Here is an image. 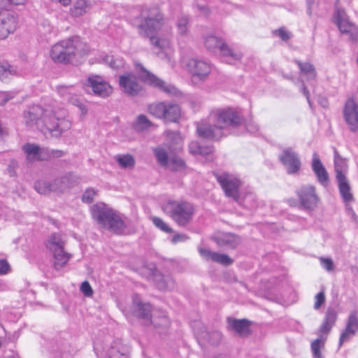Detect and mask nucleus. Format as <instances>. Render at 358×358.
Segmentation results:
<instances>
[{
	"label": "nucleus",
	"instance_id": "nucleus-56",
	"mask_svg": "<svg viewBox=\"0 0 358 358\" xmlns=\"http://www.w3.org/2000/svg\"><path fill=\"white\" fill-rule=\"evenodd\" d=\"M201 145L197 141H192L189 145V152L194 155H198L201 149Z\"/></svg>",
	"mask_w": 358,
	"mask_h": 358
},
{
	"label": "nucleus",
	"instance_id": "nucleus-33",
	"mask_svg": "<svg viewBox=\"0 0 358 358\" xmlns=\"http://www.w3.org/2000/svg\"><path fill=\"white\" fill-rule=\"evenodd\" d=\"M300 69V73L306 76L307 80H315L317 77V72L314 66L309 62H301L295 61Z\"/></svg>",
	"mask_w": 358,
	"mask_h": 358
},
{
	"label": "nucleus",
	"instance_id": "nucleus-37",
	"mask_svg": "<svg viewBox=\"0 0 358 358\" xmlns=\"http://www.w3.org/2000/svg\"><path fill=\"white\" fill-rule=\"evenodd\" d=\"M151 121L145 115H139L133 123V127L136 131H142L152 126Z\"/></svg>",
	"mask_w": 358,
	"mask_h": 358
},
{
	"label": "nucleus",
	"instance_id": "nucleus-14",
	"mask_svg": "<svg viewBox=\"0 0 358 358\" xmlns=\"http://www.w3.org/2000/svg\"><path fill=\"white\" fill-rule=\"evenodd\" d=\"M119 85L125 94L131 96H137L142 90L138 78L131 73L120 76Z\"/></svg>",
	"mask_w": 358,
	"mask_h": 358
},
{
	"label": "nucleus",
	"instance_id": "nucleus-5",
	"mask_svg": "<svg viewBox=\"0 0 358 358\" xmlns=\"http://www.w3.org/2000/svg\"><path fill=\"white\" fill-rule=\"evenodd\" d=\"M162 209L180 227H185L189 224L195 211L192 203L186 201L173 199L163 203Z\"/></svg>",
	"mask_w": 358,
	"mask_h": 358
},
{
	"label": "nucleus",
	"instance_id": "nucleus-42",
	"mask_svg": "<svg viewBox=\"0 0 358 358\" xmlns=\"http://www.w3.org/2000/svg\"><path fill=\"white\" fill-rule=\"evenodd\" d=\"M157 287L162 290L171 288L173 286L174 282L170 277L157 275L155 276Z\"/></svg>",
	"mask_w": 358,
	"mask_h": 358
},
{
	"label": "nucleus",
	"instance_id": "nucleus-50",
	"mask_svg": "<svg viewBox=\"0 0 358 358\" xmlns=\"http://www.w3.org/2000/svg\"><path fill=\"white\" fill-rule=\"evenodd\" d=\"M65 155L64 152L61 150H50L48 148V151L44 153V155L47 157L48 160L52 157H61Z\"/></svg>",
	"mask_w": 358,
	"mask_h": 358
},
{
	"label": "nucleus",
	"instance_id": "nucleus-22",
	"mask_svg": "<svg viewBox=\"0 0 358 358\" xmlns=\"http://www.w3.org/2000/svg\"><path fill=\"white\" fill-rule=\"evenodd\" d=\"M312 169L317 181L322 185L327 186L329 182V174L316 152H314L313 155Z\"/></svg>",
	"mask_w": 358,
	"mask_h": 358
},
{
	"label": "nucleus",
	"instance_id": "nucleus-7",
	"mask_svg": "<svg viewBox=\"0 0 358 358\" xmlns=\"http://www.w3.org/2000/svg\"><path fill=\"white\" fill-rule=\"evenodd\" d=\"M148 112L157 119L165 122H177L180 117V108L178 105L171 102H156L148 105Z\"/></svg>",
	"mask_w": 358,
	"mask_h": 358
},
{
	"label": "nucleus",
	"instance_id": "nucleus-64",
	"mask_svg": "<svg viewBox=\"0 0 358 358\" xmlns=\"http://www.w3.org/2000/svg\"><path fill=\"white\" fill-rule=\"evenodd\" d=\"M172 162L175 165V169H182L185 167V162L181 159L173 158Z\"/></svg>",
	"mask_w": 358,
	"mask_h": 358
},
{
	"label": "nucleus",
	"instance_id": "nucleus-59",
	"mask_svg": "<svg viewBox=\"0 0 358 358\" xmlns=\"http://www.w3.org/2000/svg\"><path fill=\"white\" fill-rule=\"evenodd\" d=\"M301 92L306 96L309 106L310 108H312L313 103H312V101H310V93H309V91L308 90V88L306 87V86L305 85L303 82H302V85H301Z\"/></svg>",
	"mask_w": 358,
	"mask_h": 358
},
{
	"label": "nucleus",
	"instance_id": "nucleus-24",
	"mask_svg": "<svg viewBox=\"0 0 358 358\" xmlns=\"http://www.w3.org/2000/svg\"><path fill=\"white\" fill-rule=\"evenodd\" d=\"M199 254L206 260H212L224 266H229L233 263V260L225 254L212 252L208 249L199 248Z\"/></svg>",
	"mask_w": 358,
	"mask_h": 358
},
{
	"label": "nucleus",
	"instance_id": "nucleus-57",
	"mask_svg": "<svg viewBox=\"0 0 358 358\" xmlns=\"http://www.w3.org/2000/svg\"><path fill=\"white\" fill-rule=\"evenodd\" d=\"M13 95L10 92H1L0 93V105H4L9 100L13 99Z\"/></svg>",
	"mask_w": 358,
	"mask_h": 358
},
{
	"label": "nucleus",
	"instance_id": "nucleus-15",
	"mask_svg": "<svg viewBox=\"0 0 358 358\" xmlns=\"http://www.w3.org/2000/svg\"><path fill=\"white\" fill-rule=\"evenodd\" d=\"M343 117L346 124L352 132L358 130V105L354 98L346 101L343 109Z\"/></svg>",
	"mask_w": 358,
	"mask_h": 358
},
{
	"label": "nucleus",
	"instance_id": "nucleus-55",
	"mask_svg": "<svg viewBox=\"0 0 358 358\" xmlns=\"http://www.w3.org/2000/svg\"><path fill=\"white\" fill-rule=\"evenodd\" d=\"M245 128L251 134H256L259 131V126L253 121H249L246 123Z\"/></svg>",
	"mask_w": 358,
	"mask_h": 358
},
{
	"label": "nucleus",
	"instance_id": "nucleus-44",
	"mask_svg": "<svg viewBox=\"0 0 358 358\" xmlns=\"http://www.w3.org/2000/svg\"><path fill=\"white\" fill-rule=\"evenodd\" d=\"M189 19L187 16H180L177 21L176 26L178 34L181 36H185L188 31Z\"/></svg>",
	"mask_w": 358,
	"mask_h": 358
},
{
	"label": "nucleus",
	"instance_id": "nucleus-40",
	"mask_svg": "<svg viewBox=\"0 0 358 358\" xmlns=\"http://www.w3.org/2000/svg\"><path fill=\"white\" fill-rule=\"evenodd\" d=\"M103 61L113 69H120L124 66V61L122 57L106 55Z\"/></svg>",
	"mask_w": 358,
	"mask_h": 358
},
{
	"label": "nucleus",
	"instance_id": "nucleus-43",
	"mask_svg": "<svg viewBox=\"0 0 358 358\" xmlns=\"http://www.w3.org/2000/svg\"><path fill=\"white\" fill-rule=\"evenodd\" d=\"M150 323L156 327L166 328L169 326L170 321L165 313L161 312L158 316H155L154 320Z\"/></svg>",
	"mask_w": 358,
	"mask_h": 358
},
{
	"label": "nucleus",
	"instance_id": "nucleus-54",
	"mask_svg": "<svg viewBox=\"0 0 358 358\" xmlns=\"http://www.w3.org/2000/svg\"><path fill=\"white\" fill-rule=\"evenodd\" d=\"M275 33L283 41H287L291 36L290 34L283 28L275 30Z\"/></svg>",
	"mask_w": 358,
	"mask_h": 358
},
{
	"label": "nucleus",
	"instance_id": "nucleus-1",
	"mask_svg": "<svg viewBox=\"0 0 358 358\" xmlns=\"http://www.w3.org/2000/svg\"><path fill=\"white\" fill-rule=\"evenodd\" d=\"M242 122L240 114L232 108H217L208 117L196 123V133L201 138L219 141L231 134Z\"/></svg>",
	"mask_w": 358,
	"mask_h": 358
},
{
	"label": "nucleus",
	"instance_id": "nucleus-31",
	"mask_svg": "<svg viewBox=\"0 0 358 358\" xmlns=\"http://www.w3.org/2000/svg\"><path fill=\"white\" fill-rule=\"evenodd\" d=\"M91 0H77L70 9L71 16L77 17L89 12L92 6Z\"/></svg>",
	"mask_w": 358,
	"mask_h": 358
},
{
	"label": "nucleus",
	"instance_id": "nucleus-48",
	"mask_svg": "<svg viewBox=\"0 0 358 358\" xmlns=\"http://www.w3.org/2000/svg\"><path fill=\"white\" fill-rule=\"evenodd\" d=\"M27 0H0V9H6L10 4L22 5Z\"/></svg>",
	"mask_w": 358,
	"mask_h": 358
},
{
	"label": "nucleus",
	"instance_id": "nucleus-17",
	"mask_svg": "<svg viewBox=\"0 0 358 358\" xmlns=\"http://www.w3.org/2000/svg\"><path fill=\"white\" fill-rule=\"evenodd\" d=\"M85 85L91 87L94 94L103 98L108 96L113 91L111 86L98 76H89Z\"/></svg>",
	"mask_w": 358,
	"mask_h": 358
},
{
	"label": "nucleus",
	"instance_id": "nucleus-12",
	"mask_svg": "<svg viewBox=\"0 0 358 358\" xmlns=\"http://www.w3.org/2000/svg\"><path fill=\"white\" fill-rule=\"evenodd\" d=\"M297 194L300 200L301 206L303 209L313 210L317 207L319 199L315 193L314 186H303L297 191Z\"/></svg>",
	"mask_w": 358,
	"mask_h": 358
},
{
	"label": "nucleus",
	"instance_id": "nucleus-58",
	"mask_svg": "<svg viewBox=\"0 0 358 358\" xmlns=\"http://www.w3.org/2000/svg\"><path fill=\"white\" fill-rule=\"evenodd\" d=\"M345 210L348 216H350L353 221L356 222L357 216L349 203H345Z\"/></svg>",
	"mask_w": 358,
	"mask_h": 358
},
{
	"label": "nucleus",
	"instance_id": "nucleus-19",
	"mask_svg": "<svg viewBox=\"0 0 358 358\" xmlns=\"http://www.w3.org/2000/svg\"><path fill=\"white\" fill-rule=\"evenodd\" d=\"M17 26L16 17L8 12L0 13V39H5L8 36L13 33Z\"/></svg>",
	"mask_w": 358,
	"mask_h": 358
},
{
	"label": "nucleus",
	"instance_id": "nucleus-63",
	"mask_svg": "<svg viewBox=\"0 0 358 358\" xmlns=\"http://www.w3.org/2000/svg\"><path fill=\"white\" fill-rule=\"evenodd\" d=\"M188 238L185 234H176L173 236L171 241L173 243H176L180 241H185Z\"/></svg>",
	"mask_w": 358,
	"mask_h": 358
},
{
	"label": "nucleus",
	"instance_id": "nucleus-32",
	"mask_svg": "<svg viewBox=\"0 0 358 358\" xmlns=\"http://www.w3.org/2000/svg\"><path fill=\"white\" fill-rule=\"evenodd\" d=\"M135 304V314L141 319H143L150 323L151 320V306L149 303H143L141 302H136Z\"/></svg>",
	"mask_w": 358,
	"mask_h": 358
},
{
	"label": "nucleus",
	"instance_id": "nucleus-30",
	"mask_svg": "<svg viewBox=\"0 0 358 358\" xmlns=\"http://www.w3.org/2000/svg\"><path fill=\"white\" fill-rule=\"evenodd\" d=\"M218 245L234 249L240 243V238L233 234H223L216 238Z\"/></svg>",
	"mask_w": 358,
	"mask_h": 358
},
{
	"label": "nucleus",
	"instance_id": "nucleus-34",
	"mask_svg": "<svg viewBox=\"0 0 358 358\" xmlns=\"http://www.w3.org/2000/svg\"><path fill=\"white\" fill-rule=\"evenodd\" d=\"M65 241L59 234H52L48 240L47 247L51 252L64 249Z\"/></svg>",
	"mask_w": 358,
	"mask_h": 358
},
{
	"label": "nucleus",
	"instance_id": "nucleus-47",
	"mask_svg": "<svg viewBox=\"0 0 358 358\" xmlns=\"http://www.w3.org/2000/svg\"><path fill=\"white\" fill-rule=\"evenodd\" d=\"M96 191L93 188H87L82 196V201L85 203H90L94 201Z\"/></svg>",
	"mask_w": 358,
	"mask_h": 358
},
{
	"label": "nucleus",
	"instance_id": "nucleus-53",
	"mask_svg": "<svg viewBox=\"0 0 358 358\" xmlns=\"http://www.w3.org/2000/svg\"><path fill=\"white\" fill-rule=\"evenodd\" d=\"M10 271V265L6 259H0V275L7 274Z\"/></svg>",
	"mask_w": 358,
	"mask_h": 358
},
{
	"label": "nucleus",
	"instance_id": "nucleus-20",
	"mask_svg": "<svg viewBox=\"0 0 358 358\" xmlns=\"http://www.w3.org/2000/svg\"><path fill=\"white\" fill-rule=\"evenodd\" d=\"M358 331V316L356 310L352 311L347 320L346 326L339 338V346L349 341Z\"/></svg>",
	"mask_w": 358,
	"mask_h": 358
},
{
	"label": "nucleus",
	"instance_id": "nucleus-3",
	"mask_svg": "<svg viewBox=\"0 0 358 358\" xmlns=\"http://www.w3.org/2000/svg\"><path fill=\"white\" fill-rule=\"evenodd\" d=\"M92 216L101 226L116 234H122L126 224L115 211L103 203H99L92 206Z\"/></svg>",
	"mask_w": 358,
	"mask_h": 358
},
{
	"label": "nucleus",
	"instance_id": "nucleus-35",
	"mask_svg": "<svg viewBox=\"0 0 358 358\" xmlns=\"http://www.w3.org/2000/svg\"><path fill=\"white\" fill-rule=\"evenodd\" d=\"M17 75V71L14 66L7 62L0 64V80L6 82L7 80Z\"/></svg>",
	"mask_w": 358,
	"mask_h": 358
},
{
	"label": "nucleus",
	"instance_id": "nucleus-52",
	"mask_svg": "<svg viewBox=\"0 0 358 358\" xmlns=\"http://www.w3.org/2000/svg\"><path fill=\"white\" fill-rule=\"evenodd\" d=\"M320 262L322 267L327 271H331L334 269V264L331 259L321 257Z\"/></svg>",
	"mask_w": 358,
	"mask_h": 358
},
{
	"label": "nucleus",
	"instance_id": "nucleus-38",
	"mask_svg": "<svg viewBox=\"0 0 358 358\" xmlns=\"http://www.w3.org/2000/svg\"><path fill=\"white\" fill-rule=\"evenodd\" d=\"M325 339L322 336L312 341L310 349L313 354V358H323L321 350L324 348Z\"/></svg>",
	"mask_w": 358,
	"mask_h": 358
},
{
	"label": "nucleus",
	"instance_id": "nucleus-60",
	"mask_svg": "<svg viewBox=\"0 0 358 358\" xmlns=\"http://www.w3.org/2000/svg\"><path fill=\"white\" fill-rule=\"evenodd\" d=\"M213 148L212 146H201V149L198 155H208L213 152Z\"/></svg>",
	"mask_w": 358,
	"mask_h": 358
},
{
	"label": "nucleus",
	"instance_id": "nucleus-29",
	"mask_svg": "<svg viewBox=\"0 0 358 358\" xmlns=\"http://www.w3.org/2000/svg\"><path fill=\"white\" fill-rule=\"evenodd\" d=\"M150 38L151 43L166 55L171 54L173 50L171 48V40L169 38L156 37L155 34L150 36H143Z\"/></svg>",
	"mask_w": 358,
	"mask_h": 358
},
{
	"label": "nucleus",
	"instance_id": "nucleus-62",
	"mask_svg": "<svg viewBox=\"0 0 358 358\" xmlns=\"http://www.w3.org/2000/svg\"><path fill=\"white\" fill-rule=\"evenodd\" d=\"M108 358H127V356L124 354H120L117 350L113 348L109 352Z\"/></svg>",
	"mask_w": 358,
	"mask_h": 358
},
{
	"label": "nucleus",
	"instance_id": "nucleus-49",
	"mask_svg": "<svg viewBox=\"0 0 358 358\" xmlns=\"http://www.w3.org/2000/svg\"><path fill=\"white\" fill-rule=\"evenodd\" d=\"M325 301V295L324 292L323 291L320 292L316 296H315V304H314V308L315 310H319L322 305Z\"/></svg>",
	"mask_w": 358,
	"mask_h": 358
},
{
	"label": "nucleus",
	"instance_id": "nucleus-36",
	"mask_svg": "<svg viewBox=\"0 0 358 358\" xmlns=\"http://www.w3.org/2000/svg\"><path fill=\"white\" fill-rule=\"evenodd\" d=\"M115 159L122 169L133 168L136 164L134 157L129 154L118 155L115 157Z\"/></svg>",
	"mask_w": 358,
	"mask_h": 358
},
{
	"label": "nucleus",
	"instance_id": "nucleus-21",
	"mask_svg": "<svg viewBox=\"0 0 358 358\" xmlns=\"http://www.w3.org/2000/svg\"><path fill=\"white\" fill-rule=\"evenodd\" d=\"M78 183V178L72 173H67L53 180V192H64Z\"/></svg>",
	"mask_w": 358,
	"mask_h": 358
},
{
	"label": "nucleus",
	"instance_id": "nucleus-13",
	"mask_svg": "<svg viewBox=\"0 0 358 358\" xmlns=\"http://www.w3.org/2000/svg\"><path fill=\"white\" fill-rule=\"evenodd\" d=\"M279 159L285 167L288 174L296 173L301 169L300 158L292 148L284 149L279 156Z\"/></svg>",
	"mask_w": 358,
	"mask_h": 358
},
{
	"label": "nucleus",
	"instance_id": "nucleus-45",
	"mask_svg": "<svg viewBox=\"0 0 358 358\" xmlns=\"http://www.w3.org/2000/svg\"><path fill=\"white\" fill-rule=\"evenodd\" d=\"M152 222L155 227L166 233H172L173 229L160 217H153Z\"/></svg>",
	"mask_w": 358,
	"mask_h": 358
},
{
	"label": "nucleus",
	"instance_id": "nucleus-8",
	"mask_svg": "<svg viewBox=\"0 0 358 358\" xmlns=\"http://www.w3.org/2000/svg\"><path fill=\"white\" fill-rule=\"evenodd\" d=\"M206 47L210 51L220 50V55L225 58V62L232 64L242 58L241 52L231 48L222 39L215 36H208L204 41Z\"/></svg>",
	"mask_w": 358,
	"mask_h": 358
},
{
	"label": "nucleus",
	"instance_id": "nucleus-25",
	"mask_svg": "<svg viewBox=\"0 0 358 358\" xmlns=\"http://www.w3.org/2000/svg\"><path fill=\"white\" fill-rule=\"evenodd\" d=\"M52 252V267L57 271L62 269L72 257V255L66 252L64 249L53 251Z\"/></svg>",
	"mask_w": 358,
	"mask_h": 358
},
{
	"label": "nucleus",
	"instance_id": "nucleus-28",
	"mask_svg": "<svg viewBox=\"0 0 358 358\" xmlns=\"http://www.w3.org/2000/svg\"><path fill=\"white\" fill-rule=\"evenodd\" d=\"M227 322L229 327L239 335L245 336L250 333V322L248 320L228 318Z\"/></svg>",
	"mask_w": 358,
	"mask_h": 358
},
{
	"label": "nucleus",
	"instance_id": "nucleus-9",
	"mask_svg": "<svg viewBox=\"0 0 358 358\" xmlns=\"http://www.w3.org/2000/svg\"><path fill=\"white\" fill-rule=\"evenodd\" d=\"M334 20L341 34L347 36L348 42L357 44L358 43V27L349 20L345 11L336 8Z\"/></svg>",
	"mask_w": 358,
	"mask_h": 358
},
{
	"label": "nucleus",
	"instance_id": "nucleus-27",
	"mask_svg": "<svg viewBox=\"0 0 358 358\" xmlns=\"http://www.w3.org/2000/svg\"><path fill=\"white\" fill-rule=\"evenodd\" d=\"M337 312L334 308L329 307L326 311L325 317L320 327V331L323 334H328L337 320Z\"/></svg>",
	"mask_w": 358,
	"mask_h": 358
},
{
	"label": "nucleus",
	"instance_id": "nucleus-26",
	"mask_svg": "<svg viewBox=\"0 0 358 358\" xmlns=\"http://www.w3.org/2000/svg\"><path fill=\"white\" fill-rule=\"evenodd\" d=\"M336 180L340 194L344 202L350 203L354 201V197L351 192V187L346 176L339 175Z\"/></svg>",
	"mask_w": 358,
	"mask_h": 358
},
{
	"label": "nucleus",
	"instance_id": "nucleus-10",
	"mask_svg": "<svg viewBox=\"0 0 358 358\" xmlns=\"http://www.w3.org/2000/svg\"><path fill=\"white\" fill-rule=\"evenodd\" d=\"M217 181L220 185L225 195L237 201L240 198L241 180L229 173H214Z\"/></svg>",
	"mask_w": 358,
	"mask_h": 358
},
{
	"label": "nucleus",
	"instance_id": "nucleus-6",
	"mask_svg": "<svg viewBox=\"0 0 358 358\" xmlns=\"http://www.w3.org/2000/svg\"><path fill=\"white\" fill-rule=\"evenodd\" d=\"M83 46V44L78 38L62 41L52 46L50 57L55 63L66 64L71 62L75 57H81L86 53Z\"/></svg>",
	"mask_w": 358,
	"mask_h": 358
},
{
	"label": "nucleus",
	"instance_id": "nucleus-46",
	"mask_svg": "<svg viewBox=\"0 0 358 358\" xmlns=\"http://www.w3.org/2000/svg\"><path fill=\"white\" fill-rule=\"evenodd\" d=\"M335 164V172L336 178L338 179L339 175L345 176V172L347 170V164L344 159H341V162L338 161L334 162Z\"/></svg>",
	"mask_w": 358,
	"mask_h": 358
},
{
	"label": "nucleus",
	"instance_id": "nucleus-16",
	"mask_svg": "<svg viewBox=\"0 0 358 358\" xmlns=\"http://www.w3.org/2000/svg\"><path fill=\"white\" fill-rule=\"evenodd\" d=\"M136 69L143 81L165 92H172V87L171 85H166V83L162 80L147 71L141 64H137Z\"/></svg>",
	"mask_w": 358,
	"mask_h": 358
},
{
	"label": "nucleus",
	"instance_id": "nucleus-39",
	"mask_svg": "<svg viewBox=\"0 0 358 358\" xmlns=\"http://www.w3.org/2000/svg\"><path fill=\"white\" fill-rule=\"evenodd\" d=\"M154 155L157 162L162 166H167L169 164V156L167 151L162 147H157L153 150Z\"/></svg>",
	"mask_w": 358,
	"mask_h": 358
},
{
	"label": "nucleus",
	"instance_id": "nucleus-4",
	"mask_svg": "<svg viewBox=\"0 0 358 358\" xmlns=\"http://www.w3.org/2000/svg\"><path fill=\"white\" fill-rule=\"evenodd\" d=\"M138 20L140 22L137 28L141 36L156 34L164 24V15L157 6H142Z\"/></svg>",
	"mask_w": 358,
	"mask_h": 358
},
{
	"label": "nucleus",
	"instance_id": "nucleus-61",
	"mask_svg": "<svg viewBox=\"0 0 358 358\" xmlns=\"http://www.w3.org/2000/svg\"><path fill=\"white\" fill-rule=\"evenodd\" d=\"M17 166V162L14 160H12L8 164L7 169L10 176H14L15 175V168Z\"/></svg>",
	"mask_w": 358,
	"mask_h": 358
},
{
	"label": "nucleus",
	"instance_id": "nucleus-23",
	"mask_svg": "<svg viewBox=\"0 0 358 358\" xmlns=\"http://www.w3.org/2000/svg\"><path fill=\"white\" fill-rule=\"evenodd\" d=\"M22 150L27 155V159L29 162L47 159V157L44 155V153L48 151V148H40L34 144L26 143L23 145Z\"/></svg>",
	"mask_w": 358,
	"mask_h": 358
},
{
	"label": "nucleus",
	"instance_id": "nucleus-41",
	"mask_svg": "<svg viewBox=\"0 0 358 358\" xmlns=\"http://www.w3.org/2000/svg\"><path fill=\"white\" fill-rule=\"evenodd\" d=\"M34 189L41 194H48L53 192V181L49 182L45 180H39L34 184Z\"/></svg>",
	"mask_w": 358,
	"mask_h": 358
},
{
	"label": "nucleus",
	"instance_id": "nucleus-18",
	"mask_svg": "<svg viewBox=\"0 0 358 358\" xmlns=\"http://www.w3.org/2000/svg\"><path fill=\"white\" fill-rule=\"evenodd\" d=\"M58 94L64 101L72 103L78 107L80 110L81 115H85L87 113V108L77 97V90L73 85L66 86L62 85L57 88Z\"/></svg>",
	"mask_w": 358,
	"mask_h": 358
},
{
	"label": "nucleus",
	"instance_id": "nucleus-2",
	"mask_svg": "<svg viewBox=\"0 0 358 358\" xmlns=\"http://www.w3.org/2000/svg\"><path fill=\"white\" fill-rule=\"evenodd\" d=\"M59 113V115H57L52 110L43 109L40 106L35 105L24 112L23 119L27 127L37 125L39 127L41 124L53 136L58 137L71 127V122L65 118L66 110L62 109Z\"/></svg>",
	"mask_w": 358,
	"mask_h": 358
},
{
	"label": "nucleus",
	"instance_id": "nucleus-51",
	"mask_svg": "<svg viewBox=\"0 0 358 358\" xmlns=\"http://www.w3.org/2000/svg\"><path fill=\"white\" fill-rule=\"evenodd\" d=\"M80 291L85 296H92L93 294L92 288L87 281H84L82 282L80 286Z\"/></svg>",
	"mask_w": 358,
	"mask_h": 358
},
{
	"label": "nucleus",
	"instance_id": "nucleus-11",
	"mask_svg": "<svg viewBox=\"0 0 358 358\" xmlns=\"http://www.w3.org/2000/svg\"><path fill=\"white\" fill-rule=\"evenodd\" d=\"M185 66L191 74L190 81L194 85L203 84L212 71V67L209 63L194 58L189 59Z\"/></svg>",
	"mask_w": 358,
	"mask_h": 358
}]
</instances>
